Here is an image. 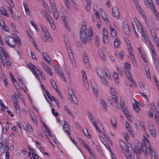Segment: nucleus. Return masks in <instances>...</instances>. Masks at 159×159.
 I'll return each mask as SVG.
<instances>
[{
  "instance_id": "obj_45",
  "label": "nucleus",
  "mask_w": 159,
  "mask_h": 159,
  "mask_svg": "<svg viewBox=\"0 0 159 159\" xmlns=\"http://www.w3.org/2000/svg\"><path fill=\"white\" fill-rule=\"evenodd\" d=\"M52 12L53 13L54 18L56 19H57L58 18L59 16V14L58 11L57 10L56 11H53Z\"/></svg>"
},
{
  "instance_id": "obj_58",
  "label": "nucleus",
  "mask_w": 159,
  "mask_h": 159,
  "mask_svg": "<svg viewBox=\"0 0 159 159\" xmlns=\"http://www.w3.org/2000/svg\"><path fill=\"white\" fill-rule=\"evenodd\" d=\"M111 31L112 35L116 36V31L113 28H111Z\"/></svg>"
},
{
  "instance_id": "obj_30",
  "label": "nucleus",
  "mask_w": 159,
  "mask_h": 159,
  "mask_svg": "<svg viewBox=\"0 0 159 159\" xmlns=\"http://www.w3.org/2000/svg\"><path fill=\"white\" fill-rule=\"evenodd\" d=\"M123 113L128 120H130V118L131 116L129 115L128 110L125 111H123Z\"/></svg>"
},
{
  "instance_id": "obj_12",
  "label": "nucleus",
  "mask_w": 159,
  "mask_h": 159,
  "mask_svg": "<svg viewBox=\"0 0 159 159\" xmlns=\"http://www.w3.org/2000/svg\"><path fill=\"white\" fill-rule=\"evenodd\" d=\"M129 147H128V151L125 152V154L127 159H132L131 151L129 150Z\"/></svg>"
},
{
  "instance_id": "obj_2",
  "label": "nucleus",
  "mask_w": 159,
  "mask_h": 159,
  "mask_svg": "<svg viewBox=\"0 0 159 159\" xmlns=\"http://www.w3.org/2000/svg\"><path fill=\"white\" fill-rule=\"evenodd\" d=\"M145 139H147L146 137H144V143H142L141 145V148L139 146H136L134 148V150L135 154L134 155V159H139V156L138 154H140L141 152H143L145 156L148 155V153L147 151V148H148V146L147 143H145Z\"/></svg>"
},
{
  "instance_id": "obj_56",
  "label": "nucleus",
  "mask_w": 159,
  "mask_h": 159,
  "mask_svg": "<svg viewBox=\"0 0 159 159\" xmlns=\"http://www.w3.org/2000/svg\"><path fill=\"white\" fill-rule=\"evenodd\" d=\"M7 1L8 4L11 7H14V4L12 0H7Z\"/></svg>"
},
{
  "instance_id": "obj_29",
  "label": "nucleus",
  "mask_w": 159,
  "mask_h": 159,
  "mask_svg": "<svg viewBox=\"0 0 159 159\" xmlns=\"http://www.w3.org/2000/svg\"><path fill=\"white\" fill-rule=\"evenodd\" d=\"M100 79L101 82L103 84L105 85H108V82L105 78H103V77H100Z\"/></svg>"
},
{
  "instance_id": "obj_36",
  "label": "nucleus",
  "mask_w": 159,
  "mask_h": 159,
  "mask_svg": "<svg viewBox=\"0 0 159 159\" xmlns=\"http://www.w3.org/2000/svg\"><path fill=\"white\" fill-rule=\"evenodd\" d=\"M125 40L126 43L127 45L129 50V49H132L131 46L130 45V42H129V39L127 38H125Z\"/></svg>"
},
{
  "instance_id": "obj_47",
  "label": "nucleus",
  "mask_w": 159,
  "mask_h": 159,
  "mask_svg": "<svg viewBox=\"0 0 159 159\" xmlns=\"http://www.w3.org/2000/svg\"><path fill=\"white\" fill-rule=\"evenodd\" d=\"M110 93L112 96L116 95L117 94V93L115 89L111 87L110 88Z\"/></svg>"
},
{
  "instance_id": "obj_48",
  "label": "nucleus",
  "mask_w": 159,
  "mask_h": 159,
  "mask_svg": "<svg viewBox=\"0 0 159 159\" xmlns=\"http://www.w3.org/2000/svg\"><path fill=\"white\" fill-rule=\"evenodd\" d=\"M64 108L66 112L67 113L70 115H72V114L70 112L69 109L68 108V107L67 106L65 105L64 106Z\"/></svg>"
},
{
  "instance_id": "obj_24",
  "label": "nucleus",
  "mask_w": 159,
  "mask_h": 159,
  "mask_svg": "<svg viewBox=\"0 0 159 159\" xmlns=\"http://www.w3.org/2000/svg\"><path fill=\"white\" fill-rule=\"evenodd\" d=\"M97 72L99 78L104 75V70L101 69L98 70Z\"/></svg>"
},
{
  "instance_id": "obj_9",
  "label": "nucleus",
  "mask_w": 159,
  "mask_h": 159,
  "mask_svg": "<svg viewBox=\"0 0 159 159\" xmlns=\"http://www.w3.org/2000/svg\"><path fill=\"white\" fill-rule=\"evenodd\" d=\"M62 122L64 123V124L63 127V129L64 131L68 134L69 136L71 134H70L69 131H68V130L66 129H70L68 123L64 120H63Z\"/></svg>"
},
{
  "instance_id": "obj_28",
  "label": "nucleus",
  "mask_w": 159,
  "mask_h": 159,
  "mask_svg": "<svg viewBox=\"0 0 159 159\" xmlns=\"http://www.w3.org/2000/svg\"><path fill=\"white\" fill-rule=\"evenodd\" d=\"M44 128L45 129V131L47 133V134L49 135V136L50 137H52V135L51 132H50V130L49 129H48V127L47 126H46L45 124H44Z\"/></svg>"
},
{
  "instance_id": "obj_3",
  "label": "nucleus",
  "mask_w": 159,
  "mask_h": 159,
  "mask_svg": "<svg viewBox=\"0 0 159 159\" xmlns=\"http://www.w3.org/2000/svg\"><path fill=\"white\" fill-rule=\"evenodd\" d=\"M145 143H147L148 148L149 150L151 159H158L157 155L156 154L153 150L151 148V144L149 140L145 139Z\"/></svg>"
},
{
  "instance_id": "obj_22",
  "label": "nucleus",
  "mask_w": 159,
  "mask_h": 159,
  "mask_svg": "<svg viewBox=\"0 0 159 159\" xmlns=\"http://www.w3.org/2000/svg\"><path fill=\"white\" fill-rule=\"evenodd\" d=\"M24 6L25 12L27 15H29L30 14V12L28 7L27 5V3L25 2H24L23 4Z\"/></svg>"
},
{
  "instance_id": "obj_50",
  "label": "nucleus",
  "mask_w": 159,
  "mask_h": 159,
  "mask_svg": "<svg viewBox=\"0 0 159 159\" xmlns=\"http://www.w3.org/2000/svg\"><path fill=\"white\" fill-rule=\"evenodd\" d=\"M46 19L47 21L49 22L51 25V24H53V21L52 17L51 16L47 17Z\"/></svg>"
},
{
  "instance_id": "obj_10",
  "label": "nucleus",
  "mask_w": 159,
  "mask_h": 159,
  "mask_svg": "<svg viewBox=\"0 0 159 159\" xmlns=\"http://www.w3.org/2000/svg\"><path fill=\"white\" fill-rule=\"evenodd\" d=\"M87 55L86 53L84 54L83 57V60L84 63H87V67L89 68L90 67V64L89 62V59L87 57Z\"/></svg>"
},
{
  "instance_id": "obj_33",
  "label": "nucleus",
  "mask_w": 159,
  "mask_h": 159,
  "mask_svg": "<svg viewBox=\"0 0 159 159\" xmlns=\"http://www.w3.org/2000/svg\"><path fill=\"white\" fill-rule=\"evenodd\" d=\"M3 145H5V149L6 150H9V141L8 140H7L5 141L4 143H3Z\"/></svg>"
},
{
  "instance_id": "obj_31",
  "label": "nucleus",
  "mask_w": 159,
  "mask_h": 159,
  "mask_svg": "<svg viewBox=\"0 0 159 159\" xmlns=\"http://www.w3.org/2000/svg\"><path fill=\"white\" fill-rule=\"evenodd\" d=\"M101 104L103 106L104 111H107V106L106 104L104 101L103 100H102L101 101Z\"/></svg>"
},
{
  "instance_id": "obj_52",
  "label": "nucleus",
  "mask_w": 159,
  "mask_h": 159,
  "mask_svg": "<svg viewBox=\"0 0 159 159\" xmlns=\"http://www.w3.org/2000/svg\"><path fill=\"white\" fill-rule=\"evenodd\" d=\"M152 136L154 138L156 137V129L150 131Z\"/></svg>"
},
{
  "instance_id": "obj_20",
  "label": "nucleus",
  "mask_w": 159,
  "mask_h": 159,
  "mask_svg": "<svg viewBox=\"0 0 159 159\" xmlns=\"http://www.w3.org/2000/svg\"><path fill=\"white\" fill-rule=\"evenodd\" d=\"M120 145L121 148V149L124 150H126L127 149V146L125 143L123 141H121L120 143Z\"/></svg>"
},
{
  "instance_id": "obj_51",
  "label": "nucleus",
  "mask_w": 159,
  "mask_h": 159,
  "mask_svg": "<svg viewBox=\"0 0 159 159\" xmlns=\"http://www.w3.org/2000/svg\"><path fill=\"white\" fill-rule=\"evenodd\" d=\"M102 16L103 19L106 22L107 21L108 22H109L107 19V16L105 13H102Z\"/></svg>"
},
{
  "instance_id": "obj_11",
  "label": "nucleus",
  "mask_w": 159,
  "mask_h": 159,
  "mask_svg": "<svg viewBox=\"0 0 159 159\" xmlns=\"http://www.w3.org/2000/svg\"><path fill=\"white\" fill-rule=\"evenodd\" d=\"M49 2L50 4V7L51 11L52 12L53 11H56L57 10L56 7V6L54 3V0H49Z\"/></svg>"
},
{
  "instance_id": "obj_49",
  "label": "nucleus",
  "mask_w": 159,
  "mask_h": 159,
  "mask_svg": "<svg viewBox=\"0 0 159 159\" xmlns=\"http://www.w3.org/2000/svg\"><path fill=\"white\" fill-rule=\"evenodd\" d=\"M156 110V107L154 105V103L152 102L151 103V111L152 112H154Z\"/></svg>"
},
{
  "instance_id": "obj_15",
  "label": "nucleus",
  "mask_w": 159,
  "mask_h": 159,
  "mask_svg": "<svg viewBox=\"0 0 159 159\" xmlns=\"http://www.w3.org/2000/svg\"><path fill=\"white\" fill-rule=\"evenodd\" d=\"M136 27L137 29L138 32L139 33H141L142 32L144 31L142 29V26H141L139 22L138 23H136Z\"/></svg>"
},
{
  "instance_id": "obj_53",
  "label": "nucleus",
  "mask_w": 159,
  "mask_h": 159,
  "mask_svg": "<svg viewBox=\"0 0 159 159\" xmlns=\"http://www.w3.org/2000/svg\"><path fill=\"white\" fill-rule=\"evenodd\" d=\"M13 103L16 109V111H19V107L18 104L17 102H13Z\"/></svg>"
},
{
  "instance_id": "obj_18",
  "label": "nucleus",
  "mask_w": 159,
  "mask_h": 159,
  "mask_svg": "<svg viewBox=\"0 0 159 159\" xmlns=\"http://www.w3.org/2000/svg\"><path fill=\"white\" fill-rule=\"evenodd\" d=\"M62 18L63 20V22L65 24V26L67 30H68V31H70V29L68 27V24L67 23V21L66 19V17L65 16H62Z\"/></svg>"
},
{
  "instance_id": "obj_32",
  "label": "nucleus",
  "mask_w": 159,
  "mask_h": 159,
  "mask_svg": "<svg viewBox=\"0 0 159 159\" xmlns=\"http://www.w3.org/2000/svg\"><path fill=\"white\" fill-rule=\"evenodd\" d=\"M137 8L139 13L143 16L144 18L145 17V16L143 12L142 9L140 7L139 5L138 7H136Z\"/></svg>"
},
{
  "instance_id": "obj_38",
  "label": "nucleus",
  "mask_w": 159,
  "mask_h": 159,
  "mask_svg": "<svg viewBox=\"0 0 159 159\" xmlns=\"http://www.w3.org/2000/svg\"><path fill=\"white\" fill-rule=\"evenodd\" d=\"M69 58L71 61L72 63L73 64V62H75L74 58L73 55V53L71 52L68 53Z\"/></svg>"
},
{
  "instance_id": "obj_27",
  "label": "nucleus",
  "mask_w": 159,
  "mask_h": 159,
  "mask_svg": "<svg viewBox=\"0 0 159 159\" xmlns=\"http://www.w3.org/2000/svg\"><path fill=\"white\" fill-rule=\"evenodd\" d=\"M111 98L115 104H118V97L116 95H112Z\"/></svg>"
},
{
  "instance_id": "obj_14",
  "label": "nucleus",
  "mask_w": 159,
  "mask_h": 159,
  "mask_svg": "<svg viewBox=\"0 0 159 159\" xmlns=\"http://www.w3.org/2000/svg\"><path fill=\"white\" fill-rule=\"evenodd\" d=\"M113 77L116 84H117V85H118L119 84L118 74L117 73L114 72Z\"/></svg>"
},
{
  "instance_id": "obj_16",
  "label": "nucleus",
  "mask_w": 159,
  "mask_h": 159,
  "mask_svg": "<svg viewBox=\"0 0 159 159\" xmlns=\"http://www.w3.org/2000/svg\"><path fill=\"white\" fill-rule=\"evenodd\" d=\"M111 123L112 127L114 128H116L117 122L115 118L113 117L111 120Z\"/></svg>"
},
{
  "instance_id": "obj_35",
  "label": "nucleus",
  "mask_w": 159,
  "mask_h": 159,
  "mask_svg": "<svg viewBox=\"0 0 159 159\" xmlns=\"http://www.w3.org/2000/svg\"><path fill=\"white\" fill-rule=\"evenodd\" d=\"M0 11L2 14L3 15L5 16H8V15L6 12L5 9L3 7H1L0 8Z\"/></svg>"
},
{
  "instance_id": "obj_54",
  "label": "nucleus",
  "mask_w": 159,
  "mask_h": 159,
  "mask_svg": "<svg viewBox=\"0 0 159 159\" xmlns=\"http://www.w3.org/2000/svg\"><path fill=\"white\" fill-rule=\"evenodd\" d=\"M146 72V77L148 78L149 79L151 80V77L150 75V73L148 69V70L145 69Z\"/></svg>"
},
{
  "instance_id": "obj_57",
  "label": "nucleus",
  "mask_w": 159,
  "mask_h": 159,
  "mask_svg": "<svg viewBox=\"0 0 159 159\" xmlns=\"http://www.w3.org/2000/svg\"><path fill=\"white\" fill-rule=\"evenodd\" d=\"M148 127L150 131L156 129L155 127L154 126V125L152 124H149Z\"/></svg>"
},
{
  "instance_id": "obj_55",
  "label": "nucleus",
  "mask_w": 159,
  "mask_h": 159,
  "mask_svg": "<svg viewBox=\"0 0 159 159\" xmlns=\"http://www.w3.org/2000/svg\"><path fill=\"white\" fill-rule=\"evenodd\" d=\"M55 101V102L56 103V104L58 106V108H59L60 106L59 105V102L57 98H56L55 97H53V99H52V100L51 101Z\"/></svg>"
},
{
  "instance_id": "obj_26",
  "label": "nucleus",
  "mask_w": 159,
  "mask_h": 159,
  "mask_svg": "<svg viewBox=\"0 0 159 159\" xmlns=\"http://www.w3.org/2000/svg\"><path fill=\"white\" fill-rule=\"evenodd\" d=\"M82 72H83L82 74L84 84H85L86 83H88L87 77L84 71L83 70Z\"/></svg>"
},
{
  "instance_id": "obj_40",
  "label": "nucleus",
  "mask_w": 159,
  "mask_h": 159,
  "mask_svg": "<svg viewBox=\"0 0 159 159\" xmlns=\"http://www.w3.org/2000/svg\"><path fill=\"white\" fill-rule=\"evenodd\" d=\"M45 93L46 94L47 96L48 97V98L51 101L52 100V99H53V97H54L53 96H51L49 92L47 90H45Z\"/></svg>"
},
{
  "instance_id": "obj_37",
  "label": "nucleus",
  "mask_w": 159,
  "mask_h": 159,
  "mask_svg": "<svg viewBox=\"0 0 159 159\" xmlns=\"http://www.w3.org/2000/svg\"><path fill=\"white\" fill-rule=\"evenodd\" d=\"M31 71H32L33 74L35 75V77L38 80L39 82H40V80L39 79V76L38 75L35 68H34V69H32Z\"/></svg>"
},
{
  "instance_id": "obj_7",
  "label": "nucleus",
  "mask_w": 159,
  "mask_h": 159,
  "mask_svg": "<svg viewBox=\"0 0 159 159\" xmlns=\"http://www.w3.org/2000/svg\"><path fill=\"white\" fill-rule=\"evenodd\" d=\"M140 33L141 34V38L142 41L146 43L147 41L149 39L145 31H143Z\"/></svg>"
},
{
  "instance_id": "obj_44",
  "label": "nucleus",
  "mask_w": 159,
  "mask_h": 159,
  "mask_svg": "<svg viewBox=\"0 0 159 159\" xmlns=\"http://www.w3.org/2000/svg\"><path fill=\"white\" fill-rule=\"evenodd\" d=\"M132 51V49H129V52L130 55L131 56V60H132L133 61L134 60V61H135V59L133 53Z\"/></svg>"
},
{
  "instance_id": "obj_5",
  "label": "nucleus",
  "mask_w": 159,
  "mask_h": 159,
  "mask_svg": "<svg viewBox=\"0 0 159 159\" xmlns=\"http://www.w3.org/2000/svg\"><path fill=\"white\" fill-rule=\"evenodd\" d=\"M112 15L113 16L117 19L119 18V12L116 7L113 8L112 10Z\"/></svg>"
},
{
  "instance_id": "obj_34",
  "label": "nucleus",
  "mask_w": 159,
  "mask_h": 159,
  "mask_svg": "<svg viewBox=\"0 0 159 159\" xmlns=\"http://www.w3.org/2000/svg\"><path fill=\"white\" fill-rule=\"evenodd\" d=\"M67 48L68 53L71 52V48L70 46L69 43L68 42H65Z\"/></svg>"
},
{
  "instance_id": "obj_39",
  "label": "nucleus",
  "mask_w": 159,
  "mask_h": 159,
  "mask_svg": "<svg viewBox=\"0 0 159 159\" xmlns=\"http://www.w3.org/2000/svg\"><path fill=\"white\" fill-rule=\"evenodd\" d=\"M125 72L126 73V75H127V77L128 80L130 81H131L132 80V78L131 77V75L130 73L129 72V71H125Z\"/></svg>"
},
{
  "instance_id": "obj_1",
  "label": "nucleus",
  "mask_w": 159,
  "mask_h": 159,
  "mask_svg": "<svg viewBox=\"0 0 159 159\" xmlns=\"http://www.w3.org/2000/svg\"><path fill=\"white\" fill-rule=\"evenodd\" d=\"M86 25H83L80 30V38L81 41L83 44H86L87 42L90 43L91 40L94 38L93 35L92 28L89 27L87 35L86 34L87 30Z\"/></svg>"
},
{
  "instance_id": "obj_43",
  "label": "nucleus",
  "mask_w": 159,
  "mask_h": 159,
  "mask_svg": "<svg viewBox=\"0 0 159 159\" xmlns=\"http://www.w3.org/2000/svg\"><path fill=\"white\" fill-rule=\"evenodd\" d=\"M103 36L105 37L106 40H107L108 39V33L107 30L105 28L103 29Z\"/></svg>"
},
{
  "instance_id": "obj_6",
  "label": "nucleus",
  "mask_w": 159,
  "mask_h": 159,
  "mask_svg": "<svg viewBox=\"0 0 159 159\" xmlns=\"http://www.w3.org/2000/svg\"><path fill=\"white\" fill-rule=\"evenodd\" d=\"M44 38H43V40L45 42H46L47 41H49L50 42H52V37L48 32H45L44 34Z\"/></svg>"
},
{
  "instance_id": "obj_17",
  "label": "nucleus",
  "mask_w": 159,
  "mask_h": 159,
  "mask_svg": "<svg viewBox=\"0 0 159 159\" xmlns=\"http://www.w3.org/2000/svg\"><path fill=\"white\" fill-rule=\"evenodd\" d=\"M4 145L2 142H0V156L3 155L5 152V149L3 148Z\"/></svg>"
},
{
  "instance_id": "obj_8",
  "label": "nucleus",
  "mask_w": 159,
  "mask_h": 159,
  "mask_svg": "<svg viewBox=\"0 0 159 159\" xmlns=\"http://www.w3.org/2000/svg\"><path fill=\"white\" fill-rule=\"evenodd\" d=\"M124 26L123 30L124 33L126 34H129L130 33V30L129 26L127 24L123 22Z\"/></svg>"
},
{
  "instance_id": "obj_4",
  "label": "nucleus",
  "mask_w": 159,
  "mask_h": 159,
  "mask_svg": "<svg viewBox=\"0 0 159 159\" xmlns=\"http://www.w3.org/2000/svg\"><path fill=\"white\" fill-rule=\"evenodd\" d=\"M9 41H13V38L9 36L7 37L5 39V42L7 45L9 46L10 47L13 48H15V46L14 45L10 44L9 43Z\"/></svg>"
},
{
  "instance_id": "obj_23",
  "label": "nucleus",
  "mask_w": 159,
  "mask_h": 159,
  "mask_svg": "<svg viewBox=\"0 0 159 159\" xmlns=\"http://www.w3.org/2000/svg\"><path fill=\"white\" fill-rule=\"evenodd\" d=\"M13 41L15 42L18 46H21V43L19 37L17 36V38L16 37H14L13 38Z\"/></svg>"
},
{
  "instance_id": "obj_42",
  "label": "nucleus",
  "mask_w": 159,
  "mask_h": 159,
  "mask_svg": "<svg viewBox=\"0 0 159 159\" xmlns=\"http://www.w3.org/2000/svg\"><path fill=\"white\" fill-rule=\"evenodd\" d=\"M95 45L97 48H98L100 43L99 38L98 36H96L95 38Z\"/></svg>"
},
{
  "instance_id": "obj_62",
  "label": "nucleus",
  "mask_w": 159,
  "mask_h": 159,
  "mask_svg": "<svg viewBox=\"0 0 159 159\" xmlns=\"http://www.w3.org/2000/svg\"><path fill=\"white\" fill-rule=\"evenodd\" d=\"M32 158L33 159H36L39 158V156L35 152H33L32 153Z\"/></svg>"
},
{
  "instance_id": "obj_41",
  "label": "nucleus",
  "mask_w": 159,
  "mask_h": 159,
  "mask_svg": "<svg viewBox=\"0 0 159 159\" xmlns=\"http://www.w3.org/2000/svg\"><path fill=\"white\" fill-rule=\"evenodd\" d=\"M133 107L137 112H139L140 111L139 107L136 104H133Z\"/></svg>"
},
{
  "instance_id": "obj_21",
  "label": "nucleus",
  "mask_w": 159,
  "mask_h": 159,
  "mask_svg": "<svg viewBox=\"0 0 159 159\" xmlns=\"http://www.w3.org/2000/svg\"><path fill=\"white\" fill-rule=\"evenodd\" d=\"M57 73L64 81L66 82V78L64 76V74L62 71H61V70L58 71V72Z\"/></svg>"
},
{
  "instance_id": "obj_46",
  "label": "nucleus",
  "mask_w": 159,
  "mask_h": 159,
  "mask_svg": "<svg viewBox=\"0 0 159 159\" xmlns=\"http://www.w3.org/2000/svg\"><path fill=\"white\" fill-rule=\"evenodd\" d=\"M30 116L31 119L33 121L34 123V124L37 125V120L36 119V117L35 116H33L32 115H30Z\"/></svg>"
},
{
  "instance_id": "obj_64",
  "label": "nucleus",
  "mask_w": 159,
  "mask_h": 159,
  "mask_svg": "<svg viewBox=\"0 0 159 159\" xmlns=\"http://www.w3.org/2000/svg\"><path fill=\"white\" fill-rule=\"evenodd\" d=\"M124 52L122 51H120L119 53V56L120 58L121 59L124 58Z\"/></svg>"
},
{
  "instance_id": "obj_13",
  "label": "nucleus",
  "mask_w": 159,
  "mask_h": 159,
  "mask_svg": "<svg viewBox=\"0 0 159 159\" xmlns=\"http://www.w3.org/2000/svg\"><path fill=\"white\" fill-rule=\"evenodd\" d=\"M0 25L3 27V30L6 32H8V28L5 25L4 21L2 20H0Z\"/></svg>"
},
{
  "instance_id": "obj_59",
  "label": "nucleus",
  "mask_w": 159,
  "mask_h": 159,
  "mask_svg": "<svg viewBox=\"0 0 159 159\" xmlns=\"http://www.w3.org/2000/svg\"><path fill=\"white\" fill-rule=\"evenodd\" d=\"M68 93L70 95H73L74 94V92L73 89L70 88H69L68 89Z\"/></svg>"
},
{
  "instance_id": "obj_61",
  "label": "nucleus",
  "mask_w": 159,
  "mask_h": 159,
  "mask_svg": "<svg viewBox=\"0 0 159 159\" xmlns=\"http://www.w3.org/2000/svg\"><path fill=\"white\" fill-rule=\"evenodd\" d=\"M28 66L29 67L30 69L31 70L34 68H36L34 65H33L31 63H30L28 65Z\"/></svg>"
},
{
  "instance_id": "obj_19",
  "label": "nucleus",
  "mask_w": 159,
  "mask_h": 159,
  "mask_svg": "<svg viewBox=\"0 0 159 159\" xmlns=\"http://www.w3.org/2000/svg\"><path fill=\"white\" fill-rule=\"evenodd\" d=\"M114 44L115 48H119L121 44V42L119 40L116 38L114 41Z\"/></svg>"
},
{
  "instance_id": "obj_25",
  "label": "nucleus",
  "mask_w": 159,
  "mask_h": 159,
  "mask_svg": "<svg viewBox=\"0 0 159 159\" xmlns=\"http://www.w3.org/2000/svg\"><path fill=\"white\" fill-rule=\"evenodd\" d=\"M124 71H129L130 69V66L129 64L128 63H125L124 64Z\"/></svg>"
},
{
  "instance_id": "obj_63",
  "label": "nucleus",
  "mask_w": 159,
  "mask_h": 159,
  "mask_svg": "<svg viewBox=\"0 0 159 159\" xmlns=\"http://www.w3.org/2000/svg\"><path fill=\"white\" fill-rule=\"evenodd\" d=\"M64 3L66 4V7L68 8H70V5L69 0H63Z\"/></svg>"
},
{
  "instance_id": "obj_60",
  "label": "nucleus",
  "mask_w": 159,
  "mask_h": 159,
  "mask_svg": "<svg viewBox=\"0 0 159 159\" xmlns=\"http://www.w3.org/2000/svg\"><path fill=\"white\" fill-rule=\"evenodd\" d=\"M129 123L127 122H126L125 123L126 127V129H128V130L129 132H130V130H131V128H130V127H129Z\"/></svg>"
}]
</instances>
